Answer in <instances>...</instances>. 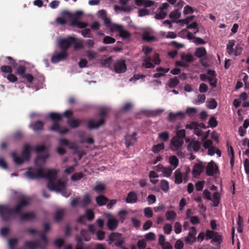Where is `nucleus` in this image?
I'll use <instances>...</instances> for the list:
<instances>
[{
	"instance_id": "f257e3e1",
	"label": "nucleus",
	"mask_w": 249,
	"mask_h": 249,
	"mask_svg": "<svg viewBox=\"0 0 249 249\" xmlns=\"http://www.w3.org/2000/svg\"><path fill=\"white\" fill-rule=\"evenodd\" d=\"M31 179L45 178L48 180L47 187L51 191H62L65 188V183L60 179H56L57 172L55 169H49L45 173L42 168L30 167L25 173Z\"/></svg>"
},
{
	"instance_id": "f03ea898",
	"label": "nucleus",
	"mask_w": 249,
	"mask_h": 249,
	"mask_svg": "<svg viewBox=\"0 0 249 249\" xmlns=\"http://www.w3.org/2000/svg\"><path fill=\"white\" fill-rule=\"evenodd\" d=\"M29 204L27 198L21 197L14 208L6 205H0V216L3 221H7L14 217V213H20L21 210Z\"/></svg>"
},
{
	"instance_id": "7ed1b4c3",
	"label": "nucleus",
	"mask_w": 249,
	"mask_h": 249,
	"mask_svg": "<svg viewBox=\"0 0 249 249\" xmlns=\"http://www.w3.org/2000/svg\"><path fill=\"white\" fill-rule=\"evenodd\" d=\"M109 109L107 108H102L98 114L99 120L97 122H95L93 119L89 120L87 124V126L89 129L97 128L99 126L104 124L105 122V119L107 115Z\"/></svg>"
},
{
	"instance_id": "20e7f679",
	"label": "nucleus",
	"mask_w": 249,
	"mask_h": 249,
	"mask_svg": "<svg viewBox=\"0 0 249 249\" xmlns=\"http://www.w3.org/2000/svg\"><path fill=\"white\" fill-rule=\"evenodd\" d=\"M109 244L115 242V245L118 247H122L124 243L122 234L118 232H112L108 236Z\"/></svg>"
},
{
	"instance_id": "39448f33",
	"label": "nucleus",
	"mask_w": 249,
	"mask_h": 249,
	"mask_svg": "<svg viewBox=\"0 0 249 249\" xmlns=\"http://www.w3.org/2000/svg\"><path fill=\"white\" fill-rule=\"evenodd\" d=\"M74 41L75 37L72 36H69L67 38L61 40L59 42V47L61 50L68 53V49L72 45V43H74Z\"/></svg>"
},
{
	"instance_id": "423d86ee",
	"label": "nucleus",
	"mask_w": 249,
	"mask_h": 249,
	"mask_svg": "<svg viewBox=\"0 0 249 249\" xmlns=\"http://www.w3.org/2000/svg\"><path fill=\"white\" fill-rule=\"evenodd\" d=\"M219 172V169L215 162L212 160L206 166V174L207 176H213Z\"/></svg>"
},
{
	"instance_id": "0eeeda50",
	"label": "nucleus",
	"mask_w": 249,
	"mask_h": 249,
	"mask_svg": "<svg viewBox=\"0 0 249 249\" xmlns=\"http://www.w3.org/2000/svg\"><path fill=\"white\" fill-rule=\"evenodd\" d=\"M107 217H108L107 223V228L110 231H114L117 229L119 225V220L116 218L112 217L110 214L108 213Z\"/></svg>"
},
{
	"instance_id": "6e6552de",
	"label": "nucleus",
	"mask_w": 249,
	"mask_h": 249,
	"mask_svg": "<svg viewBox=\"0 0 249 249\" xmlns=\"http://www.w3.org/2000/svg\"><path fill=\"white\" fill-rule=\"evenodd\" d=\"M114 71L116 73H124L126 71L127 67L124 60L116 61L114 64Z\"/></svg>"
},
{
	"instance_id": "1a4fd4ad",
	"label": "nucleus",
	"mask_w": 249,
	"mask_h": 249,
	"mask_svg": "<svg viewBox=\"0 0 249 249\" xmlns=\"http://www.w3.org/2000/svg\"><path fill=\"white\" fill-rule=\"evenodd\" d=\"M204 169L205 165L203 164L202 162H199V163H196L192 170L193 177L196 178L199 177Z\"/></svg>"
},
{
	"instance_id": "9d476101",
	"label": "nucleus",
	"mask_w": 249,
	"mask_h": 249,
	"mask_svg": "<svg viewBox=\"0 0 249 249\" xmlns=\"http://www.w3.org/2000/svg\"><path fill=\"white\" fill-rule=\"evenodd\" d=\"M68 53L61 50L60 52L56 54L53 55L51 58V62L53 63H57L65 60L68 56Z\"/></svg>"
},
{
	"instance_id": "9b49d317",
	"label": "nucleus",
	"mask_w": 249,
	"mask_h": 249,
	"mask_svg": "<svg viewBox=\"0 0 249 249\" xmlns=\"http://www.w3.org/2000/svg\"><path fill=\"white\" fill-rule=\"evenodd\" d=\"M114 30H116L119 32V36L124 39H126L130 36V33L125 30L123 29V27L122 25L115 24L113 26Z\"/></svg>"
},
{
	"instance_id": "f8f14e48",
	"label": "nucleus",
	"mask_w": 249,
	"mask_h": 249,
	"mask_svg": "<svg viewBox=\"0 0 249 249\" xmlns=\"http://www.w3.org/2000/svg\"><path fill=\"white\" fill-rule=\"evenodd\" d=\"M50 130L53 131H56L60 134H66L69 131L68 128L64 127L61 128L59 122H53V125L50 127Z\"/></svg>"
},
{
	"instance_id": "ddd939ff",
	"label": "nucleus",
	"mask_w": 249,
	"mask_h": 249,
	"mask_svg": "<svg viewBox=\"0 0 249 249\" xmlns=\"http://www.w3.org/2000/svg\"><path fill=\"white\" fill-rule=\"evenodd\" d=\"M196 230L195 227H192L190 229V231L188 235L185 239V241L189 243L192 244L196 241Z\"/></svg>"
},
{
	"instance_id": "4468645a",
	"label": "nucleus",
	"mask_w": 249,
	"mask_h": 249,
	"mask_svg": "<svg viewBox=\"0 0 249 249\" xmlns=\"http://www.w3.org/2000/svg\"><path fill=\"white\" fill-rule=\"evenodd\" d=\"M24 247L27 249H37L42 248L40 245L39 240L36 241H26L24 244Z\"/></svg>"
},
{
	"instance_id": "2eb2a0df",
	"label": "nucleus",
	"mask_w": 249,
	"mask_h": 249,
	"mask_svg": "<svg viewBox=\"0 0 249 249\" xmlns=\"http://www.w3.org/2000/svg\"><path fill=\"white\" fill-rule=\"evenodd\" d=\"M183 140L179 139L178 137H173L171 140V144L174 147L173 150H177L182 147L183 144Z\"/></svg>"
},
{
	"instance_id": "dca6fc26",
	"label": "nucleus",
	"mask_w": 249,
	"mask_h": 249,
	"mask_svg": "<svg viewBox=\"0 0 249 249\" xmlns=\"http://www.w3.org/2000/svg\"><path fill=\"white\" fill-rule=\"evenodd\" d=\"M25 207H24V208ZM23 208L21 210L20 213H18L19 214L20 219L22 221L24 220H31L36 217V214L34 212H28L26 213H22V210Z\"/></svg>"
},
{
	"instance_id": "f3484780",
	"label": "nucleus",
	"mask_w": 249,
	"mask_h": 249,
	"mask_svg": "<svg viewBox=\"0 0 249 249\" xmlns=\"http://www.w3.org/2000/svg\"><path fill=\"white\" fill-rule=\"evenodd\" d=\"M44 126V123L41 121H37L30 125V127L35 132H38L43 130Z\"/></svg>"
},
{
	"instance_id": "a211bd4d",
	"label": "nucleus",
	"mask_w": 249,
	"mask_h": 249,
	"mask_svg": "<svg viewBox=\"0 0 249 249\" xmlns=\"http://www.w3.org/2000/svg\"><path fill=\"white\" fill-rule=\"evenodd\" d=\"M136 133L134 132L132 135H127L125 137V145L126 147L134 144L137 141L136 138Z\"/></svg>"
},
{
	"instance_id": "6ab92c4d",
	"label": "nucleus",
	"mask_w": 249,
	"mask_h": 249,
	"mask_svg": "<svg viewBox=\"0 0 249 249\" xmlns=\"http://www.w3.org/2000/svg\"><path fill=\"white\" fill-rule=\"evenodd\" d=\"M138 200V196L136 193L131 191L127 194L125 201L127 203H135Z\"/></svg>"
},
{
	"instance_id": "aec40b11",
	"label": "nucleus",
	"mask_w": 249,
	"mask_h": 249,
	"mask_svg": "<svg viewBox=\"0 0 249 249\" xmlns=\"http://www.w3.org/2000/svg\"><path fill=\"white\" fill-rule=\"evenodd\" d=\"M11 156L15 163L18 165H21L24 161H26L25 158H24L22 155H21V156H18L15 152L12 153Z\"/></svg>"
},
{
	"instance_id": "412c9836",
	"label": "nucleus",
	"mask_w": 249,
	"mask_h": 249,
	"mask_svg": "<svg viewBox=\"0 0 249 249\" xmlns=\"http://www.w3.org/2000/svg\"><path fill=\"white\" fill-rule=\"evenodd\" d=\"M155 2L151 0H136L135 4L139 6L149 7L154 5Z\"/></svg>"
},
{
	"instance_id": "4be33fe9",
	"label": "nucleus",
	"mask_w": 249,
	"mask_h": 249,
	"mask_svg": "<svg viewBox=\"0 0 249 249\" xmlns=\"http://www.w3.org/2000/svg\"><path fill=\"white\" fill-rule=\"evenodd\" d=\"M201 146V143L199 141H192L188 145L187 149L191 151L192 149L195 152H197Z\"/></svg>"
},
{
	"instance_id": "5701e85b",
	"label": "nucleus",
	"mask_w": 249,
	"mask_h": 249,
	"mask_svg": "<svg viewBox=\"0 0 249 249\" xmlns=\"http://www.w3.org/2000/svg\"><path fill=\"white\" fill-rule=\"evenodd\" d=\"M91 202V198L89 195L87 193L85 195L82 199H80L79 205L83 207H86Z\"/></svg>"
},
{
	"instance_id": "b1692460",
	"label": "nucleus",
	"mask_w": 249,
	"mask_h": 249,
	"mask_svg": "<svg viewBox=\"0 0 249 249\" xmlns=\"http://www.w3.org/2000/svg\"><path fill=\"white\" fill-rule=\"evenodd\" d=\"M31 147L29 144H25L23 148L22 155L25 158L26 160H29L30 158Z\"/></svg>"
},
{
	"instance_id": "393cba45",
	"label": "nucleus",
	"mask_w": 249,
	"mask_h": 249,
	"mask_svg": "<svg viewBox=\"0 0 249 249\" xmlns=\"http://www.w3.org/2000/svg\"><path fill=\"white\" fill-rule=\"evenodd\" d=\"M68 124L71 128H75L78 127L81 124V121L79 120L75 119H69L67 122Z\"/></svg>"
},
{
	"instance_id": "a878e982",
	"label": "nucleus",
	"mask_w": 249,
	"mask_h": 249,
	"mask_svg": "<svg viewBox=\"0 0 249 249\" xmlns=\"http://www.w3.org/2000/svg\"><path fill=\"white\" fill-rule=\"evenodd\" d=\"M96 201L99 206H102L106 204L109 199L104 196L101 195L96 197Z\"/></svg>"
},
{
	"instance_id": "bb28decb",
	"label": "nucleus",
	"mask_w": 249,
	"mask_h": 249,
	"mask_svg": "<svg viewBox=\"0 0 249 249\" xmlns=\"http://www.w3.org/2000/svg\"><path fill=\"white\" fill-rule=\"evenodd\" d=\"M65 212L63 209L57 210L54 214V220L56 222L60 221L64 216Z\"/></svg>"
},
{
	"instance_id": "cd10ccee",
	"label": "nucleus",
	"mask_w": 249,
	"mask_h": 249,
	"mask_svg": "<svg viewBox=\"0 0 249 249\" xmlns=\"http://www.w3.org/2000/svg\"><path fill=\"white\" fill-rule=\"evenodd\" d=\"M175 183L177 184H180L182 182V174L179 170L177 169L174 173Z\"/></svg>"
},
{
	"instance_id": "c85d7f7f",
	"label": "nucleus",
	"mask_w": 249,
	"mask_h": 249,
	"mask_svg": "<svg viewBox=\"0 0 249 249\" xmlns=\"http://www.w3.org/2000/svg\"><path fill=\"white\" fill-rule=\"evenodd\" d=\"M151 61L152 58L148 56H145L143 60V67H145V68H153L155 66L151 62Z\"/></svg>"
},
{
	"instance_id": "c756f323",
	"label": "nucleus",
	"mask_w": 249,
	"mask_h": 249,
	"mask_svg": "<svg viewBox=\"0 0 249 249\" xmlns=\"http://www.w3.org/2000/svg\"><path fill=\"white\" fill-rule=\"evenodd\" d=\"M184 117V114L181 112H178L177 113L170 112L168 114L169 120L171 121H175L177 118H183Z\"/></svg>"
},
{
	"instance_id": "7c9ffc66",
	"label": "nucleus",
	"mask_w": 249,
	"mask_h": 249,
	"mask_svg": "<svg viewBox=\"0 0 249 249\" xmlns=\"http://www.w3.org/2000/svg\"><path fill=\"white\" fill-rule=\"evenodd\" d=\"M49 118L53 122H58L62 119V115L58 113L52 112L49 114Z\"/></svg>"
},
{
	"instance_id": "2f4dec72",
	"label": "nucleus",
	"mask_w": 249,
	"mask_h": 249,
	"mask_svg": "<svg viewBox=\"0 0 249 249\" xmlns=\"http://www.w3.org/2000/svg\"><path fill=\"white\" fill-rule=\"evenodd\" d=\"M207 54V52L205 48L200 47L196 49L195 55L198 58L206 56Z\"/></svg>"
},
{
	"instance_id": "473e14b6",
	"label": "nucleus",
	"mask_w": 249,
	"mask_h": 249,
	"mask_svg": "<svg viewBox=\"0 0 249 249\" xmlns=\"http://www.w3.org/2000/svg\"><path fill=\"white\" fill-rule=\"evenodd\" d=\"M169 162L171 166H173V169H176L178 165V159L175 156H172L169 157Z\"/></svg>"
},
{
	"instance_id": "72a5a7b5",
	"label": "nucleus",
	"mask_w": 249,
	"mask_h": 249,
	"mask_svg": "<svg viewBox=\"0 0 249 249\" xmlns=\"http://www.w3.org/2000/svg\"><path fill=\"white\" fill-rule=\"evenodd\" d=\"M71 25L73 26H76L80 29H84L86 28L88 24L83 22L79 21L77 20H72L71 22Z\"/></svg>"
},
{
	"instance_id": "f704fd0d",
	"label": "nucleus",
	"mask_w": 249,
	"mask_h": 249,
	"mask_svg": "<svg viewBox=\"0 0 249 249\" xmlns=\"http://www.w3.org/2000/svg\"><path fill=\"white\" fill-rule=\"evenodd\" d=\"M142 38L147 42H152L156 39V37L151 36L149 32H145L142 35Z\"/></svg>"
},
{
	"instance_id": "c9c22d12",
	"label": "nucleus",
	"mask_w": 249,
	"mask_h": 249,
	"mask_svg": "<svg viewBox=\"0 0 249 249\" xmlns=\"http://www.w3.org/2000/svg\"><path fill=\"white\" fill-rule=\"evenodd\" d=\"M176 216V213L173 211H168L165 214L166 220L168 221L174 220Z\"/></svg>"
},
{
	"instance_id": "e433bc0d",
	"label": "nucleus",
	"mask_w": 249,
	"mask_h": 249,
	"mask_svg": "<svg viewBox=\"0 0 249 249\" xmlns=\"http://www.w3.org/2000/svg\"><path fill=\"white\" fill-rule=\"evenodd\" d=\"M180 16V14L177 10H175L170 14L169 17L173 22H177L176 20L179 18Z\"/></svg>"
},
{
	"instance_id": "4c0bfd02",
	"label": "nucleus",
	"mask_w": 249,
	"mask_h": 249,
	"mask_svg": "<svg viewBox=\"0 0 249 249\" xmlns=\"http://www.w3.org/2000/svg\"><path fill=\"white\" fill-rule=\"evenodd\" d=\"M26 67L24 65H19L16 70V74L20 75L21 77L25 74Z\"/></svg>"
},
{
	"instance_id": "58836bf2",
	"label": "nucleus",
	"mask_w": 249,
	"mask_h": 249,
	"mask_svg": "<svg viewBox=\"0 0 249 249\" xmlns=\"http://www.w3.org/2000/svg\"><path fill=\"white\" fill-rule=\"evenodd\" d=\"M179 83V81L177 77L171 78L169 79L168 82V86L170 88H174L176 87Z\"/></svg>"
},
{
	"instance_id": "ea45409f",
	"label": "nucleus",
	"mask_w": 249,
	"mask_h": 249,
	"mask_svg": "<svg viewBox=\"0 0 249 249\" xmlns=\"http://www.w3.org/2000/svg\"><path fill=\"white\" fill-rule=\"evenodd\" d=\"M160 188L163 192L167 193L169 189V182L166 180H161L160 181Z\"/></svg>"
},
{
	"instance_id": "a19ab883",
	"label": "nucleus",
	"mask_w": 249,
	"mask_h": 249,
	"mask_svg": "<svg viewBox=\"0 0 249 249\" xmlns=\"http://www.w3.org/2000/svg\"><path fill=\"white\" fill-rule=\"evenodd\" d=\"M164 144L163 143H160L154 145L152 147V151L155 153H158L160 150L164 149Z\"/></svg>"
},
{
	"instance_id": "79ce46f5",
	"label": "nucleus",
	"mask_w": 249,
	"mask_h": 249,
	"mask_svg": "<svg viewBox=\"0 0 249 249\" xmlns=\"http://www.w3.org/2000/svg\"><path fill=\"white\" fill-rule=\"evenodd\" d=\"M158 137L163 142H167L169 138V134L167 131H163L159 134Z\"/></svg>"
},
{
	"instance_id": "37998d69",
	"label": "nucleus",
	"mask_w": 249,
	"mask_h": 249,
	"mask_svg": "<svg viewBox=\"0 0 249 249\" xmlns=\"http://www.w3.org/2000/svg\"><path fill=\"white\" fill-rule=\"evenodd\" d=\"M173 170L174 169L170 167H164L162 173L163 176L169 177L171 175Z\"/></svg>"
},
{
	"instance_id": "c03bdc74",
	"label": "nucleus",
	"mask_w": 249,
	"mask_h": 249,
	"mask_svg": "<svg viewBox=\"0 0 249 249\" xmlns=\"http://www.w3.org/2000/svg\"><path fill=\"white\" fill-rule=\"evenodd\" d=\"M223 241V237L221 235L219 234L217 232L212 240L211 243L215 242L218 244H220Z\"/></svg>"
},
{
	"instance_id": "a18cd8bd",
	"label": "nucleus",
	"mask_w": 249,
	"mask_h": 249,
	"mask_svg": "<svg viewBox=\"0 0 249 249\" xmlns=\"http://www.w3.org/2000/svg\"><path fill=\"white\" fill-rule=\"evenodd\" d=\"M0 71L3 73H10L13 72L12 67L10 66L2 65L0 67Z\"/></svg>"
},
{
	"instance_id": "49530a36",
	"label": "nucleus",
	"mask_w": 249,
	"mask_h": 249,
	"mask_svg": "<svg viewBox=\"0 0 249 249\" xmlns=\"http://www.w3.org/2000/svg\"><path fill=\"white\" fill-rule=\"evenodd\" d=\"M116 39L110 36H105L103 40V42L105 44H112L115 43Z\"/></svg>"
},
{
	"instance_id": "de8ad7c7",
	"label": "nucleus",
	"mask_w": 249,
	"mask_h": 249,
	"mask_svg": "<svg viewBox=\"0 0 249 249\" xmlns=\"http://www.w3.org/2000/svg\"><path fill=\"white\" fill-rule=\"evenodd\" d=\"M18 240L16 238L10 239L8 241L9 249H15V246L18 244Z\"/></svg>"
},
{
	"instance_id": "09e8293b",
	"label": "nucleus",
	"mask_w": 249,
	"mask_h": 249,
	"mask_svg": "<svg viewBox=\"0 0 249 249\" xmlns=\"http://www.w3.org/2000/svg\"><path fill=\"white\" fill-rule=\"evenodd\" d=\"M81 235L82 237L86 241H89L90 239V236L89 232L86 230H82L81 231Z\"/></svg>"
},
{
	"instance_id": "8fccbe9b",
	"label": "nucleus",
	"mask_w": 249,
	"mask_h": 249,
	"mask_svg": "<svg viewBox=\"0 0 249 249\" xmlns=\"http://www.w3.org/2000/svg\"><path fill=\"white\" fill-rule=\"evenodd\" d=\"M86 218L89 220L91 221L94 218V213L92 210L89 209L86 212L85 215Z\"/></svg>"
},
{
	"instance_id": "3c124183",
	"label": "nucleus",
	"mask_w": 249,
	"mask_h": 249,
	"mask_svg": "<svg viewBox=\"0 0 249 249\" xmlns=\"http://www.w3.org/2000/svg\"><path fill=\"white\" fill-rule=\"evenodd\" d=\"M234 45V41L233 40H229V43L227 46V52L229 54L232 53L233 49V47Z\"/></svg>"
},
{
	"instance_id": "603ef678",
	"label": "nucleus",
	"mask_w": 249,
	"mask_h": 249,
	"mask_svg": "<svg viewBox=\"0 0 249 249\" xmlns=\"http://www.w3.org/2000/svg\"><path fill=\"white\" fill-rule=\"evenodd\" d=\"M94 191L97 193H101L105 190V186L103 184H98L93 188Z\"/></svg>"
},
{
	"instance_id": "864d4df0",
	"label": "nucleus",
	"mask_w": 249,
	"mask_h": 249,
	"mask_svg": "<svg viewBox=\"0 0 249 249\" xmlns=\"http://www.w3.org/2000/svg\"><path fill=\"white\" fill-rule=\"evenodd\" d=\"M86 55L88 57L89 60H92L97 56V54L96 52L92 51H87L86 52Z\"/></svg>"
},
{
	"instance_id": "5fc2aeb1",
	"label": "nucleus",
	"mask_w": 249,
	"mask_h": 249,
	"mask_svg": "<svg viewBox=\"0 0 249 249\" xmlns=\"http://www.w3.org/2000/svg\"><path fill=\"white\" fill-rule=\"evenodd\" d=\"M216 234H217V232L207 230L206 231L205 234L206 239L207 240H209L210 239H212V240H213V238Z\"/></svg>"
},
{
	"instance_id": "6e6d98bb",
	"label": "nucleus",
	"mask_w": 249,
	"mask_h": 249,
	"mask_svg": "<svg viewBox=\"0 0 249 249\" xmlns=\"http://www.w3.org/2000/svg\"><path fill=\"white\" fill-rule=\"evenodd\" d=\"M83 175L82 173H75L71 177V179L74 181H77L82 178Z\"/></svg>"
},
{
	"instance_id": "4d7b16f0",
	"label": "nucleus",
	"mask_w": 249,
	"mask_h": 249,
	"mask_svg": "<svg viewBox=\"0 0 249 249\" xmlns=\"http://www.w3.org/2000/svg\"><path fill=\"white\" fill-rule=\"evenodd\" d=\"M181 58L188 63H190L194 61L193 57L191 54L182 55Z\"/></svg>"
},
{
	"instance_id": "13d9d810",
	"label": "nucleus",
	"mask_w": 249,
	"mask_h": 249,
	"mask_svg": "<svg viewBox=\"0 0 249 249\" xmlns=\"http://www.w3.org/2000/svg\"><path fill=\"white\" fill-rule=\"evenodd\" d=\"M81 33L82 35L85 37H92L91 35V31L89 29L86 28L81 31Z\"/></svg>"
},
{
	"instance_id": "bf43d9fd",
	"label": "nucleus",
	"mask_w": 249,
	"mask_h": 249,
	"mask_svg": "<svg viewBox=\"0 0 249 249\" xmlns=\"http://www.w3.org/2000/svg\"><path fill=\"white\" fill-rule=\"evenodd\" d=\"M208 107L210 109H214L217 107V103L214 99H211L208 101Z\"/></svg>"
},
{
	"instance_id": "052dcab7",
	"label": "nucleus",
	"mask_w": 249,
	"mask_h": 249,
	"mask_svg": "<svg viewBox=\"0 0 249 249\" xmlns=\"http://www.w3.org/2000/svg\"><path fill=\"white\" fill-rule=\"evenodd\" d=\"M103 20H104V24L106 27L110 28L111 30H114L113 26L115 24H112L110 19L108 18H105L103 19Z\"/></svg>"
},
{
	"instance_id": "680f3d73",
	"label": "nucleus",
	"mask_w": 249,
	"mask_h": 249,
	"mask_svg": "<svg viewBox=\"0 0 249 249\" xmlns=\"http://www.w3.org/2000/svg\"><path fill=\"white\" fill-rule=\"evenodd\" d=\"M208 81L212 88H214L217 85V79L216 77H209Z\"/></svg>"
},
{
	"instance_id": "e2e57ef3",
	"label": "nucleus",
	"mask_w": 249,
	"mask_h": 249,
	"mask_svg": "<svg viewBox=\"0 0 249 249\" xmlns=\"http://www.w3.org/2000/svg\"><path fill=\"white\" fill-rule=\"evenodd\" d=\"M209 125L211 127H215L217 125V121L215 117L212 116L209 121Z\"/></svg>"
},
{
	"instance_id": "0e129e2a",
	"label": "nucleus",
	"mask_w": 249,
	"mask_h": 249,
	"mask_svg": "<svg viewBox=\"0 0 249 249\" xmlns=\"http://www.w3.org/2000/svg\"><path fill=\"white\" fill-rule=\"evenodd\" d=\"M4 77H5V76H4ZM6 77L7 78V80L9 81L10 82L12 83H15L17 81L18 78L16 75L12 74V73H10L8 74Z\"/></svg>"
},
{
	"instance_id": "69168bd1",
	"label": "nucleus",
	"mask_w": 249,
	"mask_h": 249,
	"mask_svg": "<svg viewBox=\"0 0 249 249\" xmlns=\"http://www.w3.org/2000/svg\"><path fill=\"white\" fill-rule=\"evenodd\" d=\"M167 16V13L164 11H160L159 13L156 14L155 18L157 19H163Z\"/></svg>"
},
{
	"instance_id": "338daca9",
	"label": "nucleus",
	"mask_w": 249,
	"mask_h": 249,
	"mask_svg": "<svg viewBox=\"0 0 249 249\" xmlns=\"http://www.w3.org/2000/svg\"><path fill=\"white\" fill-rule=\"evenodd\" d=\"M46 147L44 145H37L33 148V150L36 152H41L45 151Z\"/></svg>"
},
{
	"instance_id": "774afa93",
	"label": "nucleus",
	"mask_w": 249,
	"mask_h": 249,
	"mask_svg": "<svg viewBox=\"0 0 249 249\" xmlns=\"http://www.w3.org/2000/svg\"><path fill=\"white\" fill-rule=\"evenodd\" d=\"M185 130L184 129H181L177 131L176 136L175 137H178L179 139L183 140L185 138Z\"/></svg>"
}]
</instances>
